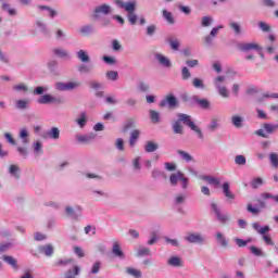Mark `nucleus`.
I'll return each mask as SVG.
<instances>
[{
    "label": "nucleus",
    "mask_w": 278,
    "mask_h": 278,
    "mask_svg": "<svg viewBox=\"0 0 278 278\" xmlns=\"http://www.w3.org/2000/svg\"><path fill=\"white\" fill-rule=\"evenodd\" d=\"M181 123L189 127L191 131H194L200 140H203V130H201V128L194 124L190 115L184 113L178 114V121L173 124L174 134H184V127H181Z\"/></svg>",
    "instance_id": "obj_1"
},
{
    "label": "nucleus",
    "mask_w": 278,
    "mask_h": 278,
    "mask_svg": "<svg viewBox=\"0 0 278 278\" xmlns=\"http://www.w3.org/2000/svg\"><path fill=\"white\" fill-rule=\"evenodd\" d=\"M114 4L119 10H125V12H127V18L130 25H136V21H138V15H136V5H138V2L136 0H130L127 2L124 0H114Z\"/></svg>",
    "instance_id": "obj_2"
},
{
    "label": "nucleus",
    "mask_w": 278,
    "mask_h": 278,
    "mask_svg": "<svg viewBox=\"0 0 278 278\" xmlns=\"http://www.w3.org/2000/svg\"><path fill=\"white\" fill-rule=\"evenodd\" d=\"M169 184L170 186H178V184H180L182 190H188L190 180L188 177H186V175H184V173L176 172L169 176Z\"/></svg>",
    "instance_id": "obj_3"
},
{
    "label": "nucleus",
    "mask_w": 278,
    "mask_h": 278,
    "mask_svg": "<svg viewBox=\"0 0 278 278\" xmlns=\"http://www.w3.org/2000/svg\"><path fill=\"white\" fill-rule=\"evenodd\" d=\"M213 81L218 94H220V97H223L224 99H228L229 90L225 86V81H227V76L219 75L215 77Z\"/></svg>",
    "instance_id": "obj_4"
},
{
    "label": "nucleus",
    "mask_w": 278,
    "mask_h": 278,
    "mask_svg": "<svg viewBox=\"0 0 278 278\" xmlns=\"http://www.w3.org/2000/svg\"><path fill=\"white\" fill-rule=\"evenodd\" d=\"M211 210L215 214V218L218 223L222 225H227V223H229V214L223 213L220 207H218V204L211 203Z\"/></svg>",
    "instance_id": "obj_5"
},
{
    "label": "nucleus",
    "mask_w": 278,
    "mask_h": 278,
    "mask_svg": "<svg viewBox=\"0 0 278 278\" xmlns=\"http://www.w3.org/2000/svg\"><path fill=\"white\" fill-rule=\"evenodd\" d=\"M81 86V83L79 81H67V83H55L54 88L55 90H59L60 92H67L68 90H75Z\"/></svg>",
    "instance_id": "obj_6"
},
{
    "label": "nucleus",
    "mask_w": 278,
    "mask_h": 278,
    "mask_svg": "<svg viewBox=\"0 0 278 278\" xmlns=\"http://www.w3.org/2000/svg\"><path fill=\"white\" fill-rule=\"evenodd\" d=\"M112 14V7L110 4H100L93 10V18L99 20L101 16H108Z\"/></svg>",
    "instance_id": "obj_7"
},
{
    "label": "nucleus",
    "mask_w": 278,
    "mask_h": 278,
    "mask_svg": "<svg viewBox=\"0 0 278 278\" xmlns=\"http://www.w3.org/2000/svg\"><path fill=\"white\" fill-rule=\"evenodd\" d=\"M65 214L74 218V220H79L84 214V207L81 205H77L75 208H73V206H66Z\"/></svg>",
    "instance_id": "obj_8"
},
{
    "label": "nucleus",
    "mask_w": 278,
    "mask_h": 278,
    "mask_svg": "<svg viewBox=\"0 0 278 278\" xmlns=\"http://www.w3.org/2000/svg\"><path fill=\"white\" fill-rule=\"evenodd\" d=\"M185 240L190 244H203L205 242V237L199 232H190L185 237Z\"/></svg>",
    "instance_id": "obj_9"
},
{
    "label": "nucleus",
    "mask_w": 278,
    "mask_h": 278,
    "mask_svg": "<svg viewBox=\"0 0 278 278\" xmlns=\"http://www.w3.org/2000/svg\"><path fill=\"white\" fill-rule=\"evenodd\" d=\"M257 204L256 206H253V204H248V212H250V214H254L255 216H257V214H260L261 210H265L266 207V203L264 199H257L256 200Z\"/></svg>",
    "instance_id": "obj_10"
},
{
    "label": "nucleus",
    "mask_w": 278,
    "mask_h": 278,
    "mask_svg": "<svg viewBox=\"0 0 278 278\" xmlns=\"http://www.w3.org/2000/svg\"><path fill=\"white\" fill-rule=\"evenodd\" d=\"M37 103L39 105H49V103H60V99H58L49 93H46V94L40 96L37 99Z\"/></svg>",
    "instance_id": "obj_11"
},
{
    "label": "nucleus",
    "mask_w": 278,
    "mask_h": 278,
    "mask_svg": "<svg viewBox=\"0 0 278 278\" xmlns=\"http://www.w3.org/2000/svg\"><path fill=\"white\" fill-rule=\"evenodd\" d=\"M239 49L240 51H243V53H247L249 51H262L261 46L255 42L241 43L239 45Z\"/></svg>",
    "instance_id": "obj_12"
},
{
    "label": "nucleus",
    "mask_w": 278,
    "mask_h": 278,
    "mask_svg": "<svg viewBox=\"0 0 278 278\" xmlns=\"http://www.w3.org/2000/svg\"><path fill=\"white\" fill-rule=\"evenodd\" d=\"M45 140H60V128L52 127L43 136Z\"/></svg>",
    "instance_id": "obj_13"
},
{
    "label": "nucleus",
    "mask_w": 278,
    "mask_h": 278,
    "mask_svg": "<svg viewBox=\"0 0 278 278\" xmlns=\"http://www.w3.org/2000/svg\"><path fill=\"white\" fill-rule=\"evenodd\" d=\"M54 266L56 267H62V268H66L67 266H77L75 264V258L73 257H65V258H60L54 263Z\"/></svg>",
    "instance_id": "obj_14"
},
{
    "label": "nucleus",
    "mask_w": 278,
    "mask_h": 278,
    "mask_svg": "<svg viewBox=\"0 0 278 278\" xmlns=\"http://www.w3.org/2000/svg\"><path fill=\"white\" fill-rule=\"evenodd\" d=\"M112 253L114 257H118V260H125V252H123V249H121V243L118 241L113 242Z\"/></svg>",
    "instance_id": "obj_15"
},
{
    "label": "nucleus",
    "mask_w": 278,
    "mask_h": 278,
    "mask_svg": "<svg viewBox=\"0 0 278 278\" xmlns=\"http://www.w3.org/2000/svg\"><path fill=\"white\" fill-rule=\"evenodd\" d=\"M53 55H56V58H60L61 60H71V53L67 52L66 49L63 48H54L52 49Z\"/></svg>",
    "instance_id": "obj_16"
},
{
    "label": "nucleus",
    "mask_w": 278,
    "mask_h": 278,
    "mask_svg": "<svg viewBox=\"0 0 278 278\" xmlns=\"http://www.w3.org/2000/svg\"><path fill=\"white\" fill-rule=\"evenodd\" d=\"M222 190H223L224 197H226V199H230V201H233V199H236V194H233V192H231V185L228 181H225L222 185Z\"/></svg>",
    "instance_id": "obj_17"
},
{
    "label": "nucleus",
    "mask_w": 278,
    "mask_h": 278,
    "mask_svg": "<svg viewBox=\"0 0 278 278\" xmlns=\"http://www.w3.org/2000/svg\"><path fill=\"white\" fill-rule=\"evenodd\" d=\"M203 181H207L210 186H214V188H220V178H216L214 176L204 175L201 176Z\"/></svg>",
    "instance_id": "obj_18"
},
{
    "label": "nucleus",
    "mask_w": 278,
    "mask_h": 278,
    "mask_svg": "<svg viewBox=\"0 0 278 278\" xmlns=\"http://www.w3.org/2000/svg\"><path fill=\"white\" fill-rule=\"evenodd\" d=\"M167 265L172 266V268H181L184 266V261L179 256H170L167 260Z\"/></svg>",
    "instance_id": "obj_19"
},
{
    "label": "nucleus",
    "mask_w": 278,
    "mask_h": 278,
    "mask_svg": "<svg viewBox=\"0 0 278 278\" xmlns=\"http://www.w3.org/2000/svg\"><path fill=\"white\" fill-rule=\"evenodd\" d=\"M175 108L177 105V98L175 96H168L166 99L162 100L160 103L161 108Z\"/></svg>",
    "instance_id": "obj_20"
},
{
    "label": "nucleus",
    "mask_w": 278,
    "mask_h": 278,
    "mask_svg": "<svg viewBox=\"0 0 278 278\" xmlns=\"http://www.w3.org/2000/svg\"><path fill=\"white\" fill-rule=\"evenodd\" d=\"M187 200H188V193L186 192L177 193L174 197V205L176 206L184 205V203H186Z\"/></svg>",
    "instance_id": "obj_21"
},
{
    "label": "nucleus",
    "mask_w": 278,
    "mask_h": 278,
    "mask_svg": "<svg viewBox=\"0 0 278 278\" xmlns=\"http://www.w3.org/2000/svg\"><path fill=\"white\" fill-rule=\"evenodd\" d=\"M155 60L161 64V66H164L165 68H170V60L168 58L164 56L163 54L156 53L154 55Z\"/></svg>",
    "instance_id": "obj_22"
},
{
    "label": "nucleus",
    "mask_w": 278,
    "mask_h": 278,
    "mask_svg": "<svg viewBox=\"0 0 278 278\" xmlns=\"http://www.w3.org/2000/svg\"><path fill=\"white\" fill-rule=\"evenodd\" d=\"M160 149V144H157L155 141H147L144 146L146 153H155Z\"/></svg>",
    "instance_id": "obj_23"
},
{
    "label": "nucleus",
    "mask_w": 278,
    "mask_h": 278,
    "mask_svg": "<svg viewBox=\"0 0 278 278\" xmlns=\"http://www.w3.org/2000/svg\"><path fill=\"white\" fill-rule=\"evenodd\" d=\"M215 238L218 244L223 247V249H227L229 247V240L225 238V235H223V232H216Z\"/></svg>",
    "instance_id": "obj_24"
},
{
    "label": "nucleus",
    "mask_w": 278,
    "mask_h": 278,
    "mask_svg": "<svg viewBox=\"0 0 278 278\" xmlns=\"http://www.w3.org/2000/svg\"><path fill=\"white\" fill-rule=\"evenodd\" d=\"M76 58L83 62L84 64H87V62H90V55L86 50H79L76 52Z\"/></svg>",
    "instance_id": "obj_25"
},
{
    "label": "nucleus",
    "mask_w": 278,
    "mask_h": 278,
    "mask_svg": "<svg viewBox=\"0 0 278 278\" xmlns=\"http://www.w3.org/2000/svg\"><path fill=\"white\" fill-rule=\"evenodd\" d=\"M76 123L80 127V129H84V127H86V124L88 123V114H86V112L80 113L76 118Z\"/></svg>",
    "instance_id": "obj_26"
},
{
    "label": "nucleus",
    "mask_w": 278,
    "mask_h": 278,
    "mask_svg": "<svg viewBox=\"0 0 278 278\" xmlns=\"http://www.w3.org/2000/svg\"><path fill=\"white\" fill-rule=\"evenodd\" d=\"M76 140H77V142H80L83 144H88V142H90V140H94V135L93 134L78 135V136H76Z\"/></svg>",
    "instance_id": "obj_27"
},
{
    "label": "nucleus",
    "mask_w": 278,
    "mask_h": 278,
    "mask_svg": "<svg viewBox=\"0 0 278 278\" xmlns=\"http://www.w3.org/2000/svg\"><path fill=\"white\" fill-rule=\"evenodd\" d=\"M9 174L13 179H18L21 177V167L18 165H10Z\"/></svg>",
    "instance_id": "obj_28"
},
{
    "label": "nucleus",
    "mask_w": 278,
    "mask_h": 278,
    "mask_svg": "<svg viewBox=\"0 0 278 278\" xmlns=\"http://www.w3.org/2000/svg\"><path fill=\"white\" fill-rule=\"evenodd\" d=\"M3 262H5L9 266H12L14 270H18V264L16 263V258L10 255L2 256Z\"/></svg>",
    "instance_id": "obj_29"
},
{
    "label": "nucleus",
    "mask_w": 278,
    "mask_h": 278,
    "mask_svg": "<svg viewBox=\"0 0 278 278\" xmlns=\"http://www.w3.org/2000/svg\"><path fill=\"white\" fill-rule=\"evenodd\" d=\"M39 253H43L47 257H51V255H53V245L47 244L39 247Z\"/></svg>",
    "instance_id": "obj_30"
},
{
    "label": "nucleus",
    "mask_w": 278,
    "mask_h": 278,
    "mask_svg": "<svg viewBox=\"0 0 278 278\" xmlns=\"http://www.w3.org/2000/svg\"><path fill=\"white\" fill-rule=\"evenodd\" d=\"M231 123L233 127H236L237 129H240V127L244 125V117L240 115H235L231 117Z\"/></svg>",
    "instance_id": "obj_31"
},
{
    "label": "nucleus",
    "mask_w": 278,
    "mask_h": 278,
    "mask_svg": "<svg viewBox=\"0 0 278 278\" xmlns=\"http://www.w3.org/2000/svg\"><path fill=\"white\" fill-rule=\"evenodd\" d=\"M180 160H182V162H187V163H190L192 162L194 159L192 157V155H190V153L184 151V150H178L177 151Z\"/></svg>",
    "instance_id": "obj_32"
},
{
    "label": "nucleus",
    "mask_w": 278,
    "mask_h": 278,
    "mask_svg": "<svg viewBox=\"0 0 278 278\" xmlns=\"http://www.w3.org/2000/svg\"><path fill=\"white\" fill-rule=\"evenodd\" d=\"M192 99L194 103H198V105H200V108H202L203 110H207V108H210V101L205 99H199V97L197 96H194Z\"/></svg>",
    "instance_id": "obj_33"
},
{
    "label": "nucleus",
    "mask_w": 278,
    "mask_h": 278,
    "mask_svg": "<svg viewBox=\"0 0 278 278\" xmlns=\"http://www.w3.org/2000/svg\"><path fill=\"white\" fill-rule=\"evenodd\" d=\"M138 138H140V130H132L130 132L129 146L136 147V142L138 141Z\"/></svg>",
    "instance_id": "obj_34"
},
{
    "label": "nucleus",
    "mask_w": 278,
    "mask_h": 278,
    "mask_svg": "<svg viewBox=\"0 0 278 278\" xmlns=\"http://www.w3.org/2000/svg\"><path fill=\"white\" fill-rule=\"evenodd\" d=\"M149 255H151V250L147 247H140L137 250V257H147Z\"/></svg>",
    "instance_id": "obj_35"
},
{
    "label": "nucleus",
    "mask_w": 278,
    "mask_h": 278,
    "mask_svg": "<svg viewBox=\"0 0 278 278\" xmlns=\"http://www.w3.org/2000/svg\"><path fill=\"white\" fill-rule=\"evenodd\" d=\"M250 186L254 190H257V188L264 186V179H262L261 177H256V178L252 179V181L250 182Z\"/></svg>",
    "instance_id": "obj_36"
},
{
    "label": "nucleus",
    "mask_w": 278,
    "mask_h": 278,
    "mask_svg": "<svg viewBox=\"0 0 278 278\" xmlns=\"http://www.w3.org/2000/svg\"><path fill=\"white\" fill-rule=\"evenodd\" d=\"M101 273V261L94 262L89 270V275H99Z\"/></svg>",
    "instance_id": "obj_37"
},
{
    "label": "nucleus",
    "mask_w": 278,
    "mask_h": 278,
    "mask_svg": "<svg viewBox=\"0 0 278 278\" xmlns=\"http://www.w3.org/2000/svg\"><path fill=\"white\" fill-rule=\"evenodd\" d=\"M36 25H37V28L39 29V31L41 34H43V36H49V28L47 27V24H45L40 21H37Z\"/></svg>",
    "instance_id": "obj_38"
},
{
    "label": "nucleus",
    "mask_w": 278,
    "mask_h": 278,
    "mask_svg": "<svg viewBox=\"0 0 278 278\" xmlns=\"http://www.w3.org/2000/svg\"><path fill=\"white\" fill-rule=\"evenodd\" d=\"M39 10H45L46 14L48 16H50V18H55V16H58V11H55L49 7L41 5V7H39Z\"/></svg>",
    "instance_id": "obj_39"
},
{
    "label": "nucleus",
    "mask_w": 278,
    "mask_h": 278,
    "mask_svg": "<svg viewBox=\"0 0 278 278\" xmlns=\"http://www.w3.org/2000/svg\"><path fill=\"white\" fill-rule=\"evenodd\" d=\"M20 138L24 144H27L29 142V131L26 128L21 129Z\"/></svg>",
    "instance_id": "obj_40"
},
{
    "label": "nucleus",
    "mask_w": 278,
    "mask_h": 278,
    "mask_svg": "<svg viewBox=\"0 0 278 278\" xmlns=\"http://www.w3.org/2000/svg\"><path fill=\"white\" fill-rule=\"evenodd\" d=\"M92 31H94V29L92 28V26L90 25H85V26H81L79 28V33L83 35V36H90V34H92Z\"/></svg>",
    "instance_id": "obj_41"
},
{
    "label": "nucleus",
    "mask_w": 278,
    "mask_h": 278,
    "mask_svg": "<svg viewBox=\"0 0 278 278\" xmlns=\"http://www.w3.org/2000/svg\"><path fill=\"white\" fill-rule=\"evenodd\" d=\"M269 163L271 164L273 168H278V154L277 152H273L269 154Z\"/></svg>",
    "instance_id": "obj_42"
},
{
    "label": "nucleus",
    "mask_w": 278,
    "mask_h": 278,
    "mask_svg": "<svg viewBox=\"0 0 278 278\" xmlns=\"http://www.w3.org/2000/svg\"><path fill=\"white\" fill-rule=\"evenodd\" d=\"M33 149H34L35 155H42V142L41 141L34 142Z\"/></svg>",
    "instance_id": "obj_43"
},
{
    "label": "nucleus",
    "mask_w": 278,
    "mask_h": 278,
    "mask_svg": "<svg viewBox=\"0 0 278 278\" xmlns=\"http://www.w3.org/2000/svg\"><path fill=\"white\" fill-rule=\"evenodd\" d=\"M266 99H278V93L265 92L258 98V102L266 101Z\"/></svg>",
    "instance_id": "obj_44"
},
{
    "label": "nucleus",
    "mask_w": 278,
    "mask_h": 278,
    "mask_svg": "<svg viewBox=\"0 0 278 278\" xmlns=\"http://www.w3.org/2000/svg\"><path fill=\"white\" fill-rule=\"evenodd\" d=\"M163 18L173 25L175 23V18L173 17V13L170 11L163 10Z\"/></svg>",
    "instance_id": "obj_45"
},
{
    "label": "nucleus",
    "mask_w": 278,
    "mask_h": 278,
    "mask_svg": "<svg viewBox=\"0 0 278 278\" xmlns=\"http://www.w3.org/2000/svg\"><path fill=\"white\" fill-rule=\"evenodd\" d=\"M2 10L8 12L9 16H16V9L11 8L8 3H2Z\"/></svg>",
    "instance_id": "obj_46"
},
{
    "label": "nucleus",
    "mask_w": 278,
    "mask_h": 278,
    "mask_svg": "<svg viewBox=\"0 0 278 278\" xmlns=\"http://www.w3.org/2000/svg\"><path fill=\"white\" fill-rule=\"evenodd\" d=\"M229 26L235 31L236 36H240V34H242V27L237 22H231Z\"/></svg>",
    "instance_id": "obj_47"
},
{
    "label": "nucleus",
    "mask_w": 278,
    "mask_h": 278,
    "mask_svg": "<svg viewBox=\"0 0 278 278\" xmlns=\"http://www.w3.org/2000/svg\"><path fill=\"white\" fill-rule=\"evenodd\" d=\"M48 68L50 73H54V75H58V61L51 60L48 62Z\"/></svg>",
    "instance_id": "obj_48"
},
{
    "label": "nucleus",
    "mask_w": 278,
    "mask_h": 278,
    "mask_svg": "<svg viewBox=\"0 0 278 278\" xmlns=\"http://www.w3.org/2000/svg\"><path fill=\"white\" fill-rule=\"evenodd\" d=\"M218 127H220V119L219 118H213L211 121V124L208 125V129L211 131H216V129H218Z\"/></svg>",
    "instance_id": "obj_49"
},
{
    "label": "nucleus",
    "mask_w": 278,
    "mask_h": 278,
    "mask_svg": "<svg viewBox=\"0 0 278 278\" xmlns=\"http://www.w3.org/2000/svg\"><path fill=\"white\" fill-rule=\"evenodd\" d=\"M214 23V17L213 16H203L201 20V25L203 27H210Z\"/></svg>",
    "instance_id": "obj_50"
},
{
    "label": "nucleus",
    "mask_w": 278,
    "mask_h": 278,
    "mask_svg": "<svg viewBox=\"0 0 278 278\" xmlns=\"http://www.w3.org/2000/svg\"><path fill=\"white\" fill-rule=\"evenodd\" d=\"M235 164H237V166H244V164H247V157L242 154L235 156Z\"/></svg>",
    "instance_id": "obj_51"
},
{
    "label": "nucleus",
    "mask_w": 278,
    "mask_h": 278,
    "mask_svg": "<svg viewBox=\"0 0 278 278\" xmlns=\"http://www.w3.org/2000/svg\"><path fill=\"white\" fill-rule=\"evenodd\" d=\"M235 242L237 244V247H239V249H242V247H247V244H249L250 242H252L251 239H240V238H235Z\"/></svg>",
    "instance_id": "obj_52"
},
{
    "label": "nucleus",
    "mask_w": 278,
    "mask_h": 278,
    "mask_svg": "<svg viewBox=\"0 0 278 278\" xmlns=\"http://www.w3.org/2000/svg\"><path fill=\"white\" fill-rule=\"evenodd\" d=\"M127 273H128V275H131V277H135V278L142 277V271H140L139 269H136V268L128 267Z\"/></svg>",
    "instance_id": "obj_53"
},
{
    "label": "nucleus",
    "mask_w": 278,
    "mask_h": 278,
    "mask_svg": "<svg viewBox=\"0 0 278 278\" xmlns=\"http://www.w3.org/2000/svg\"><path fill=\"white\" fill-rule=\"evenodd\" d=\"M17 110H27V105H29V101L27 100H17L15 102Z\"/></svg>",
    "instance_id": "obj_54"
},
{
    "label": "nucleus",
    "mask_w": 278,
    "mask_h": 278,
    "mask_svg": "<svg viewBox=\"0 0 278 278\" xmlns=\"http://www.w3.org/2000/svg\"><path fill=\"white\" fill-rule=\"evenodd\" d=\"M250 251L252 255H255L256 257H264V252L260 249H257L255 245L250 247Z\"/></svg>",
    "instance_id": "obj_55"
},
{
    "label": "nucleus",
    "mask_w": 278,
    "mask_h": 278,
    "mask_svg": "<svg viewBox=\"0 0 278 278\" xmlns=\"http://www.w3.org/2000/svg\"><path fill=\"white\" fill-rule=\"evenodd\" d=\"M220 29H225V25H217V26L213 27L210 33V36H212V38H216V36H218V31H220Z\"/></svg>",
    "instance_id": "obj_56"
},
{
    "label": "nucleus",
    "mask_w": 278,
    "mask_h": 278,
    "mask_svg": "<svg viewBox=\"0 0 278 278\" xmlns=\"http://www.w3.org/2000/svg\"><path fill=\"white\" fill-rule=\"evenodd\" d=\"M150 118L152 121V123L156 124L160 123V113L157 111H150Z\"/></svg>",
    "instance_id": "obj_57"
},
{
    "label": "nucleus",
    "mask_w": 278,
    "mask_h": 278,
    "mask_svg": "<svg viewBox=\"0 0 278 278\" xmlns=\"http://www.w3.org/2000/svg\"><path fill=\"white\" fill-rule=\"evenodd\" d=\"M261 199H263V200L273 199L275 203H278V195H275L273 193H268V192L263 193V194H261Z\"/></svg>",
    "instance_id": "obj_58"
},
{
    "label": "nucleus",
    "mask_w": 278,
    "mask_h": 278,
    "mask_svg": "<svg viewBox=\"0 0 278 278\" xmlns=\"http://www.w3.org/2000/svg\"><path fill=\"white\" fill-rule=\"evenodd\" d=\"M181 77L184 79V81L190 79V77H192V74H190V70H188V67H182L181 70Z\"/></svg>",
    "instance_id": "obj_59"
},
{
    "label": "nucleus",
    "mask_w": 278,
    "mask_h": 278,
    "mask_svg": "<svg viewBox=\"0 0 278 278\" xmlns=\"http://www.w3.org/2000/svg\"><path fill=\"white\" fill-rule=\"evenodd\" d=\"M78 72L79 73H91L92 72V65L81 64L80 66H78Z\"/></svg>",
    "instance_id": "obj_60"
},
{
    "label": "nucleus",
    "mask_w": 278,
    "mask_h": 278,
    "mask_svg": "<svg viewBox=\"0 0 278 278\" xmlns=\"http://www.w3.org/2000/svg\"><path fill=\"white\" fill-rule=\"evenodd\" d=\"M13 90H15V92H27V85L25 84L15 85L13 86Z\"/></svg>",
    "instance_id": "obj_61"
},
{
    "label": "nucleus",
    "mask_w": 278,
    "mask_h": 278,
    "mask_svg": "<svg viewBox=\"0 0 278 278\" xmlns=\"http://www.w3.org/2000/svg\"><path fill=\"white\" fill-rule=\"evenodd\" d=\"M45 92H49V88L48 87H36L34 90V94H45Z\"/></svg>",
    "instance_id": "obj_62"
},
{
    "label": "nucleus",
    "mask_w": 278,
    "mask_h": 278,
    "mask_svg": "<svg viewBox=\"0 0 278 278\" xmlns=\"http://www.w3.org/2000/svg\"><path fill=\"white\" fill-rule=\"evenodd\" d=\"M193 87L203 89L205 88V85L203 84V80H201V78H193Z\"/></svg>",
    "instance_id": "obj_63"
},
{
    "label": "nucleus",
    "mask_w": 278,
    "mask_h": 278,
    "mask_svg": "<svg viewBox=\"0 0 278 278\" xmlns=\"http://www.w3.org/2000/svg\"><path fill=\"white\" fill-rule=\"evenodd\" d=\"M263 127L266 134H275V128L271 123H266Z\"/></svg>",
    "instance_id": "obj_64"
}]
</instances>
